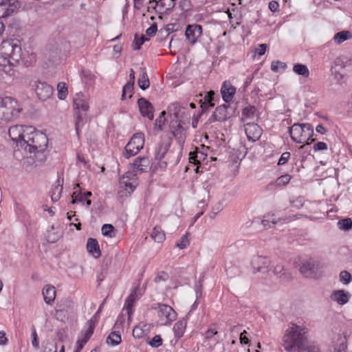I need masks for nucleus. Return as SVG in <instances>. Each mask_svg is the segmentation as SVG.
Masks as SVG:
<instances>
[{"mask_svg": "<svg viewBox=\"0 0 352 352\" xmlns=\"http://www.w3.org/2000/svg\"><path fill=\"white\" fill-rule=\"evenodd\" d=\"M133 171L125 173L120 179V188L124 191V195H130L138 185L137 174L147 172L151 168V162L147 157H138L132 164Z\"/></svg>", "mask_w": 352, "mask_h": 352, "instance_id": "2", "label": "nucleus"}, {"mask_svg": "<svg viewBox=\"0 0 352 352\" xmlns=\"http://www.w3.org/2000/svg\"><path fill=\"white\" fill-rule=\"evenodd\" d=\"M148 331V327L146 324L140 323L133 330V336L135 338L140 339L145 336Z\"/></svg>", "mask_w": 352, "mask_h": 352, "instance_id": "33", "label": "nucleus"}, {"mask_svg": "<svg viewBox=\"0 0 352 352\" xmlns=\"http://www.w3.org/2000/svg\"><path fill=\"white\" fill-rule=\"evenodd\" d=\"M170 143L169 142H160L155 148V160H161L164 157L165 154L167 153L170 147Z\"/></svg>", "mask_w": 352, "mask_h": 352, "instance_id": "29", "label": "nucleus"}, {"mask_svg": "<svg viewBox=\"0 0 352 352\" xmlns=\"http://www.w3.org/2000/svg\"><path fill=\"white\" fill-rule=\"evenodd\" d=\"M121 340L122 338L120 334L118 332L113 331L109 335L107 342L113 346H116L119 344L121 342Z\"/></svg>", "mask_w": 352, "mask_h": 352, "instance_id": "43", "label": "nucleus"}, {"mask_svg": "<svg viewBox=\"0 0 352 352\" xmlns=\"http://www.w3.org/2000/svg\"><path fill=\"white\" fill-rule=\"evenodd\" d=\"M279 65H281L283 67H285L286 65L279 60L277 61H273L271 64V69L273 72H277L278 71Z\"/></svg>", "mask_w": 352, "mask_h": 352, "instance_id": "62", "label": "nucleus"}, {"mask_svg": "<svg viewBox=\"0 0 352 352\" xmlns=\"http://www.w3.org/2000/svg\"><path fill=\"white\" fill-rule=\"evenodd\" d=\"M148 344L153 347H159L162 344V339L160 335L155 336Z\"/></svg>", "mask_w": 352, "mask_h": 352, "instance_id": "54", "label": "nucleus"}, {"mask_svg": "<svg viewBox=\"0 0 352 352\" xmlns=\"http://www.w3.org/2000/svg\"><path fill=\"white\" fill-rule=\"evenodd\" d=\"M245 131L248 139L252 142L258 140L262 134L261 128L255 123H246L245 124Z\"/></svg>", "mask_w": 352, "mask_h": 352, "instance_id": "15", "label": "nucleus"}, {"mask_svg": "<svg viewBox=\"0 0 352 352\" xmlns=\"http://www.w3.org/2000/svg\"><path fill=\"white\" fill-rule=\"evenodd\" d=\"M314 149L315 151H319L322 150H327V145L326 143L323 142H318L314 146Z\"/></svg>", "mask_w": 352, "mask_h": 352, "instance_id": "60", "label": "nucleus"}, {"mask_svg": "<svg viewBox=\"0 0 352 352\" xmlns=\"http://www.w3.org/2000/svg\"><path fill=\"white\" fill-rule=\"evenodd\" d=\"M153 309L157 310V316L162 324H170L177 318V313L169 305L157 304V307H153Z\"/></svg>", "mask_w": 352, "mask_h": 352, "instance_id": "10", "label": "nucleus"}, {"mask_svg": "<svg viewBox=\"0 0 352 352\" xmlns=\"http://www.w3.org/2000/svg\"><path fill=\"white\" fill-rule=\"evenodd\" d=\"M144 136L142 133H137L133 135L124 147L123 155L126 158L135 155L143 148Z\"/></svg>", "mask_w": 352, "mask_h": 352, "instance_id": "9", "label": "nucleus"}, {"mask_svg": "<svg viewBox=\"0 0 352 352\" xmlns=\"http://www.w3.org/2000/svg\"><path fill=\"white\" fill-rule=\"evenodd\" d=\"M349 294L344 290H335L332 292L331 298L339 305L346 304L349 301Z\"/></svg>", "mask_w": 352, "mask_h": 352, "instance_id": "22", "label": "nucleus"}, {"mask_svg": "<svg viewBox=\"0 0 352 352\" xmlns=\"http://www.w3.org/2000/svg\"><path fill=\"white\" fill-rule=\"evenodd\" d=\"M338 226L340 230L347 231L352 228V221L349 218L340 220L338 222Z\"/></svg>", "mask_w": 352, "mask_h": 352, "instance_id": "47", "label": "nucleus"}, {"mask_svg": "<svg viewBox=\"0 0 352 352\" xmlns=\"http://www.w3.org/2000/svg\"><path fill=\"white\" fill-rule=\"evenodd\" d=\"M138 107L143 117H147L150 120L153 119L154 108L152 104L144 98L138 100Z\"/></svg>", "mask_w": 352, "mask_h": 352, "instance_id": "16", "label": "nucleus"}, {"mask_svg": "<svg viewBox=\"0 0 352 352\" xmlns=\"http://www.w3.org/2000/svg\"><path fill=\"white\" fill-rule=\"evenodd\" d=\"M190 243L188 234H184L177 243V246L180 249L186 248Z\"/></svg>", "mask_w": 352, "mask_h": 352, "instance_id": "51", "label": "nucleus"}, {"mask_svg": "<svg viewBox=\"0 0 352 352\" xmlns=\"http://www.w3.org/2000/svg\"><path fill=\"white\" fill-rule=\"evenodd\" d=\"M214 94V91H213L206 92L204 98V101H202V100H200L202 112L214 106V103L212 102Z\"/></svg>", "mask_w": 352, "mask_h": 352, "instance_id": "24", "label": "nucleus"}, {"mask_svg": "<svg viewBox=\"0 0 352 352\" xmlns=\"http://www.w3.org/2000/svg\"><path fill=\"white\" fill-rule=\"evenodd\" d=\"M101 309H102V305H100V307L98 309V311L96 314V315L91 320H89V337L92 335V333L94 332L95 323L97 322V315L101 311Z\"/></svg>", "mask_w": 352, "mask_h": 352, "instance_id": "55", "label": "nucleus"}, {"mask_svg": "<svg viewBox=\"0 0 352 352\" xmlns=\"http://www.w3.org/2000/svg\"><path fill=\"white\" fill-rule=\"evenodd\" d=\"M89 254H91L96 258L101 256L100 246L96 239L89 238Z\"/></svg>", "mask_w": 352, "mask_h": 352, "instance_id": "36", "label": "nucleus"}, {"mask_svg": "<svg viewBox=\"0 0 352 352\" xmlns=\"http://www.w3.org/2000/svg\"><path fill=\"white\" fill-rule=\"evenodd\" d=\"M114 230L111 224H104L102 227V233L104 236L113 237L115 236Z\"/></svg>", "mask_w": 352, "mask_h": 352, "instance_id": "48", "label": "nucleus"}, {"mask_svg": "<svg viewBox=\"0 0 352 352\" xmlns=\"http://www.w3.org/2000/svg\"><path fill=\"white\" fill-rule=\"evenodd\" d=\"M140 72L141 74L138 78V84L141 89L145 90L150 85L149 79L145 68L141 67Z\"/></svg>", "mask_w": 352, "mask_h": 352, "instance_id": "34", "label": "nucleus"}, {"mask_svg": "<svg viewBox=\"0 0 352 352\" xmlns=\"http://www.w3.org/2000/svg\"><path fill=\"white\" fill-rule=\"evenodd\" d=\"M132 83H126L122 88V100H125L127 97L131 98L134 88Z\"/></svg>", "mask_w": 352, "mask_h": 352, "instance_id": "45", "label": "nucleus"}, {"mask_svg": "<svg viewBox=\"0 0 352 352\" xmlns=\"http://www.w3.org/2000/svg\"><path fill=\"white\" fill-rule=\"evenodd\" d=\"M347 338L346 334H338L334 345V352H346L347 348Z\"/></svg>", "mask_w": 352, "mask_h": 352, "instance_id": "27", "label": "nucleus"}, {"mask_svg": "<svg viewBox=\"0 0 352 352\" xmlns=\"http://www.w3.org/2000/svg\"><path fill=\"white\" fill-rule=\"evenodd\" d=\"M22 146L30 153L43 152L47 146L48 139L46 135L38 131L32 126H26V132Z\"/></svg>", "mask_w": 352, "mask_h": 352, "instance_id": "4", "label": "nucleus"}, {"mask_svg": "<svg viewBox=\"0 0 352 352\" xmlns=\"http://www.w3.org/2000/svg\"><path fill=\"white\" fill-rule=\"evenodd\" d=\"M42 294L45 302L47 304L50 305L55 300L56 289L54 286L47 285L43 287Z\"/></svg>", "mask_w": 352, "mask_h": 352, "instance_id": "23", "label": "nucleus"}, {"mask_svg": "<svg viewBox=\"0 0 352 352\" xmlns=\"http://www.w3.org/2000/svg\"><path fill=\"white\" fill-rule=\"evenodd\" d=\"M166 111H163L160 113V115L155 120V127L157 128L159 130H162V126L164 125L166 122Z\"/></svg>", "mask_w": 352, "mask_h": 352, "instance_id": "49", "label": "nucleus"}, {"mask_svg": "<svg viewBox=\"0 0 352 352\" xmlns=\"http://www.w3.org/2000/svg\"><path fill=\"white\" fill-rule=\"evenodd\" d=\"M230 107V104H223L217 107L215 111L209 118L206 122V125L211 124L212 122L218 121L222 122L228 120L230 117L228 109Z\"/></svg>", "mask_w": 352, "mask_h": 352, "instance_id": "12", "label": "nucleus"}, {"mask_svg": "<svg viewBox=\"0 0 352 352\" xmlns=\"http://www.w3.org/2000/svg\"><path fill=\"white\" fill-rule=\"evenodd\" d=\"M176 0H151L149 3H155V6H159L162 10H168L175 6Z\"/></svg>", "mask_w": 352, "mask_h": 352, "instance_id": "32", "label": "nucleus"}, {"mask_svg": "<svg viewBox=\"0 0 352 352\" xmlns=\"http://www.w3.org/2000/svg\"><path fill=\"white\" fill-rule=\"evenodd\" d=\"M186 320L183 318L182 320L177 321L174 324L173 331L175 333V337L177 338V340H179L184 336L186 327Z\"/></svg>", "mask_w": 352, "mask_h": 352, "instance_id": "28", "label": "nucleus"}, {"mask_svg": "<svg viewBox=\"0 0 352 352\" xmlns=\"http://www.w3.org/2000/svg\"><path fill=\"white\" fill-rule=\"evenodd\" d=\"M55 317L58 320L64 321L66 318L69 317V314L65 311H63L61 309H58L56 307Z\"/></svg>", "mask_w": 352, "mask_h": 352, "instance_id": "52", "label": "nucleus"}, {"mask_svg": "<svg viewBox=\"0 0 352 352\" xmlns=\"http://www.w3.org/2000/svg\"><path fill=\"white\" fill-rule=\"evenodd\" d=\"M179 6L182 10L188 11L190 10V3L188 0H181Z\"/></svg>", "mask_w": 352, "mask_h": 352, "instance_id": "63", "label": "nucleus"}, {"mask_svg": "<svg viewBox=\"0 0 352 352\" xmlns=\"http://www.w3.org/2000/svg\"><path fill=\"white\" fill-rule=\"evenodd\" d=\"M32 344L36 349H38L39 348V343H38V336H37L35 329H34L32 331Z\"/></svg>", "mask_w": 352, "mask_h": 352, "instance_id": "58", "label": "nucleus"}, {"mask_svg": "<svg viewBox=\"0 0 352 352\" xmlns=\"http://www.w3.org/2000/svg\"><path fill=\"white\" fill-rule=\"evenodd\" d=\"M217 333L218 331L216 329H208L205 333V338L207 340H211Z\"/></svg>", "mask_w": 352, "mask_h": 352, "instance_id": "61", "label": "nucleus"}, {"mask_svg": "<svg viewBox=\"0 0 352 352\" xmlns=\"http://www.w3.org/2000/svg\"><path fill=\"white\" fill-rule=\"evenodd\" d=\"M21 6L19 0H0V19H6L15 14Z\"/></svg>", "mask_w": 352, "mask_h": 352, "instance_id": "11", "label": "nucleus"}, {"mask_svg": "<svg viewBox=\"0 0 352 352\" xmlns=\"http://www.w3.org/2000/svg\"><path fill=\"white\" fill-rule=\"evenodd\" d=\"M58 97L60 100H65L67 96V87L65 82H59L57 85Z\"/></svg>", "mask_w": 352, "mask_h": 352, "instance_id": "44", "label": "nucleus"}, {"mask_svg": "<svg viewBox=\"0 0 352 352\" xmlns=\"http://www.w3.org/2000/svg\"><path fill=\"white\" fill-rule=\"evenodd\" d=\"M184 111V108L178 103H173L168 107V112L174 116V119L170 122V129L181 146L184 145L186 138V130L179 120L181 113H183Z\"/></svg>", "mask_w": 352, "mask_h": 352, "instance_id": "5", "label": "nucleus"}, {"mask_svg": "<svg viewBox=\"0 0 352 352\" xmlns=\"http://www.w3.org/2000/svg\"><path fill=\"white\" fill-rule=\"evenodd\" d=\"M291 176L289 175H281L276 179L274 182H271L267 185V189H274L276 186H286L290 181Z\"/></svg>", "mask_w": 352, "mask_h": 352, "instance_id": "35", "label": "nucleus"}, {"mask_svg": "<svg viewBox=\"0 0 352 352\" xmlns=\"http://www.w3.org/2000/svg\"><path fill=\"white\" fill-rule=\"evenodd\" d=\"M257 115V109L254 106L249 105L242 110L241 119L243 122L252 120Z\"/></svg>", "mask_w": 352, "mask_h": 352, "instance_id": "31", "label": "nucleus"}, {"mask_svg": "<svg viewBox=\"0 0 352 352\" xmlns=\"http://www.w3.org/2000/svg\"><path fill=\"white\" fill-rule=\"evenodd\" d=\"M74 110L76 117V131L79 135L80 128L84 125L82 120L87 116L88 111V102L86 97L81 93L76 94L74 98Z\"/></svg>", "mask_w": 352, "mask_h": 352, "instance_id": "8", "label": "nucleus"}, {"mask_svg": "<svg viewBox=\"0 0 352 352\" xmlns=\"http://www.w3.org/2000/svg\"><path fill=\"white\" fill-rule=\"evenodd\" d=\"M331 72L334 76L335 79L339 82L342 83L344 80V75L340 72L337 71L333 67H331Z\"/></svg>", "mask_w": 352, "mask_h": 352, "instance_id": "56", "label": "nucleus"}, {"mask_svg": "<svg viewBox=\"0 0 352 352\" xmlns=\"http://www.w3.org/2000/svg\"><path fill=\"white\" fill-rule=\"evenodd\" d=\"M26 126L15 125L10 127L8 134L10 138L16 143L17 146H22L21 142L25 139Z\"/></svg>", "mask_w": 352, "mask_h": 352, "instance_id": "13", "label": "nucleus"}, {"mask_svg": "<svg viewBox=\"0 0 352 352\" xmlns=\"http://www.w3.org/2000/svg\"><path fill=\"white\" fill-rule=\"evenodd\" d=\"M22 108L18 101L11 97L0 98V122H11L17 118Z\"/></svg>", "mask_w": 352, "mask_h": 352, "instance_id": "6", "label": "nucleus"}, {"mask_svg": "<svg viewBox=\"0 0 352 352\" xmlns=\"http://www.w3.org/2000/svg\"><path fill=\"white\" fill-rule=\"evenodd\" d=\"M151 237L157 243H161L165 239V234L161 228L155 226L151 233Z\"/></svg>", "mask_w": 352, "mask_h": 352, "instance_id": "41", "label": "nucleus"}, {"mask_svg": "<svg viewBox=\"0 0 352 352\" xmlns=\"http://www.w3.org/2000/svg\"><path fill=\"white\" fill-rule=\"evenodd\" d=\"M351 279V274L349 273L347 271H342L340 274V280L343 284H348Z\"/></svg>", "mask_w": 352, "mask_h": 352, "instance_id": "53", "label": "nucleus"}, {"mask_svg": "<svg viewBox=\"0 0 352 352\" xmlns=\"http://www.w3.org/2000/svg\"><path fill=\"white\" fill-rule=\"evenodd\" d=\"M21 56V47L12 41H3L0 45V66L5 72L10 73L11 67L19 63Z\"/></svg>", "mask_w": 352, "mask_h": 352, "instance_id": "3", "label": "nucleus"}, {"mask_svg": "<svg viewBox=\"0 0 352 352\" xmlns=\"http://www.w3.org/2000/svg\"><path fill=\"white\" fill-rule=\"evenodd\" d=\"M270 260L261 256H254L252 259L251 264L254 269V272H261L263 270L267 271V268L270 265Z\"/></svg>", "mask_w": 352, "mask_h": 352, "instance_id": "17", "label": "nucleus"}, {"mask_svg": "<svg viewBox=\"0 0 352 352\" xmlns=\"http://www.w3.org/2000/svg\"><path fill=\"white\" fill-rule=\"evenodd\" d=\"M157 30V26L156 23H153L146 31V33L149 36H153L155 34Z\"/></svg>", "mask_w": 352, "mask_h": 352, "instance_id": "59", "label": "nucleus"}, {"mask_svg": "<svg viewBox=\"0 0 352 352\" xmlns=\"http://www.w3.org/2000/svg\"><path fill=\"white\" fill-rule=\"evenodd\" d=\"M352 38V34L348 30H343L338 32L333 36V41L337 44H341L343 42L351 39Z\"/></svg>", "mask_w": 352, "mask_h": 352, "instance_id": "37", "label": "nucleus"}, {"mask_svg": "<svg viewBox=\"0 0 352 352\" xmlns=\"http://www.w3.org/2000/svg\"><path fill=\"white\" fill-rule=\"evenodd\" d=\"M284 271V267L283 265H277L274 267L273 273L274 274H280V278L283 280H289L292 278V274L290 273L287 274L286 272H283Z\"/></svg>", "mask_w": 352, "mask_h": 352, "instance_id": "42", "label": "nucleus"}, {"mask_svg": "<svg viewBox=\"0 0 352 352\" xmlns=\"http://www.w3.org/2000/svg\"><path fill=\"white\" fill-rule=\"evenodd\" d=\"M351 65V60L346 56H340L337 57L333 62V67L336 69L337 67L344 68Z\"/></svg>", "mask_w": 352, "mask_h": 352, "instance_id": "40", "label": "nucleus"}, {"mask_svg": "<svg viewBox=\"0 0 352 352\" xmlns=\"http://www.w3.org/2000/svg\"><path fill=\"white\" fill-rule=\"evenodd\" d=\"M35 92L39 99L46 100L53 94V87L45 82H37L35 85Z\"/></svg>", "mask_w": 352, "mask_h": 352, "instance_id": "14", "label": "nucleus"}, {"mask_svg": "<svg viewBox=\"0 0 352 352\" xmlns=\"http://www.w3.org/2000/svg\"><path fill=\"white\" fill-rule=\"evenodd\" d=\"M56 307L69 315L73 312L74 302L69 298H63L57 302Z\"/></svg>", "mask_w": 352, "mask_h": 352, "instance_id": "30", "label": "nucleus"}, {"mask_svg": "<svg viewBox=\"0 0 352 352\" xmlns=\"http://www.w3.org/2000/svg\"><path fill=\"white\" fill-rule=\"evenodd\" d=\"M307 328L290 323L282 338V345L287 352L311 351Z\"/></svg>", "mask_w": 352, "mask_h": 352, "instance_id": "1", "label": "nucleus"}, {"mask_svg": "<svg viewBox=\"0 0 352 352\" xmlns=\"http://www.w3.org/2000/svg\"><path fill=\"white\" fill-rule=\"evenodd\" d=\"M206 156V154L197 149L195 152L190 153L189 161L190 163L197 165L204 161Z\"/></svg>", "mask_w": 352, "mask_h": 352, "instance_id": "39", "label": "nucleus"}, {"mask_svg": "<svg viewBox=\"0 0 352 352\" xmlns=\"http://www.w3.org/2000/svg\"><path fill=\"white\" fill-rule=\"evenodd\" d=\"M290 155H291V154L289 152L283 153L281 155V156L278 162V165L280 166V165H283V164H286L288 162V160L290 157Z\"/></svg>", "mask_w": 352, "mask_h": 352, "instance_id": "57", "label": "nucleus"}, {"mask_svg": "<svg viewBox=\"0 0 352 352\" xmlns=\"http://www.w3.org/2000/svg\"><path fill=\"white\" fill-rule=\"evenodd\" d=\"M63 179H62L60 182V179H58L56 181V183L55 184H53L52 190L50 191L51 199L52 201L56 202L60 199L63 191Z\"/></svg>", "mask_w": 352, "mask_h": 352, "instance_id": "26", "label": "nucleus"}, {"mask_svg": "<svg viewBox=\"0 0 352 352\" xmlns=\"http://www.w3.org/2000/svg\"><path fill=\"white\" fill-rule=\"evenodd\" d=\"M293 72L305 78L309 77L310 73L307 65L302 63H296L293 66Z\"/></svg>", "mask_w": 352, "mask_h": 352, "instance_id": "38", "label": "nucleus"}, {"mask_svg": "<svg viewBox=\"0 0 352 352\" xmlns=\"http://www.w3.org/2000/svg\"><path fill=\"white\" fill-rule=\"evenodd\" d=\"M221 92L223 100L228 103L232 100L236 92V88L230 82H224L221 87Z\"/></svg>", "mask_w": 352, "mask_h": 352, "instance_id": "21", "label": "nucleus"}, {"mask_svg": "<svg viewBox=\"0 0 352 352\" xmlns=\"http://www.w3.org/2000/svg\"><path fill=\"white\" fill-rule=\"evenodd\" d=\"M148 39L146 38L144 35H142L140 38H138V35H135V41L133 44V50H139L141 47V45Z\"/></svg>", "mask_w": 352, "mask_h": 352, "instance_id": "50", "label": "nucleus"}, {"mask_svg": "<svg viewBox=\"0 0 352 352\" xmlns=\"http://www.w3.org/2000/svg\"><path fill=\"white\" fill-rule=\"evenodd\" d=\"M202 34V28L200 25H188L186 28L185 35L190 43L194 44L197 38Z\"/></svg>", "mask_w": 352, "mask_h": 352, "instance_id": "18", "label": "nucleus"}, {"mask_svg": "<svg viewBox=\"0 0 352 352\" xmlns=\"http://www.w3.org/2000/svg\"><path fill=\"white\" fill-rule=\"evenodd\" d=\"M88 341V329L84 331L83 337L76 342V348L74 352H80Z\"/></svg>", "mask_w": 352, "mask_h": 352, "instance_id": "46", "label": "nucleus"}, {"mask_svg": "<svg viewBox=\"0 0 352 352\" xmlns=\"http://www.w3.org/2000/svg\"><path fill=\"white\" fill-rule=\"evenodd\" d=\"M138 287L133 289L125 301L124 307L126 309L129 316L131 314V309L134 302L138 299Z\"/></svg>", "mask_w": 352, "mask_h": 352, "instance_id": "25", "label": "nucleus"}, {"mask_svg": "<svg viewBox=\"0 0 352 352\" xmlns=\"http://www.w3.org/2000/svg\"><path fill=\"white\" fill-rule=\"evenodd\" d=\"M72 204L82 203V204L88 205V192H82V188L79 184L74 188V192L72 195Z\"/></svg>", "mask_w": 352, "mask_h": 352, "instance_id": "19", "label": "nucleus"}, {"mask_svg": "<svg viewBox=\"0 0 352 352\" xmlns=\"http://www.w3.org/2000/svg\"><path fill=\"white\" fill-rule=\"evenodd\" d=\"M316 265L311 259L303 262L300 266L299 271L307 278H314L316 276Z\"/></svg>", "mask_w": 352, "mask_h": 352, "instance_id": "20", "label": "nucleus"}, {"mask_svg": "<svg viewBox=\"0 0 352 352\" xmlns=\"http://www.w3.org/2000/svg\"><path fill=\"white\" fill-rule=\"evenodd\" d=\"M267 217V219H264L262 221V224H263V227L265 228L270 227V222H272L273 224L276 223V222L274 221L273 215L271 217L270 215H268Z\"/></svg>", "mask_w": 352, "mask_h": 352, "instance_id": "64", "label": "nucleus"}, {"mask_svg": "<svg viewBox=\"0 0 352 352\" xmlns=\"http://www.w3.org/2000/svg\"><path fill=\"white\" fill-rule=\"evenodd\" d=\"M288 132L292 140L298 144L306 143L309 144L314 141V139L309 140L314 135V129L310 124L308 123H294L292 126L288 128Z\"/></svg>", "mask_w": 352, "mask_h": 352, "instance_id": "7", "label": "nucleus"}]
</instances>
